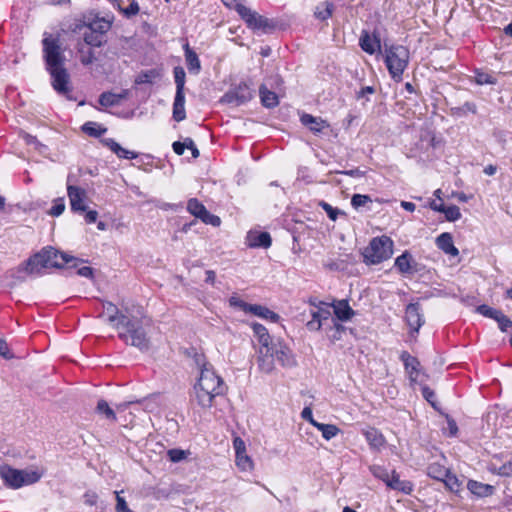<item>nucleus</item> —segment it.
<instances>
[{
	"label": "nucleus",
	"mask_w": 512,
	"mask_h": 512,
	"mask_svg": "<svg viewBox=\"0 0 512 512\" xmlns=\"http://www.w3.org/2000/svg\"><path fill=\"white\" fill-rule=\"evenodd\" d=\"M42 50L46 70L51 75L52 87L58 94L67 95L71 92V88L69 86V74L64 67L66 59L60 36L45 32L42 39Z\"/></svg>",
	"instance_id": "1"
},
{
	"label": "nucleus",
	"mask_w": 512,
	"mask_h": 512,
	"mask_svg": "<svg viewBox=\"0 0 512 512\" xmlns=\"http://www.w3.org/2000/svg\"><path fill=\"white\" fill-rule=\"evenodd\" d=\"M151 326V320L140 314L123 315L114 328L118 331V337L125 344L134 346L141 351H146L150 347L148 329Z\"/></svg>",
	"instance_id": "2"
},
{
	"label": "nucleus",
	"mask_w": 512,
	"mask_h": 512,
	"mask_svg": "<svg viewBox=\"0 0 512 512\" xmlns=\"http://www.w3.org/2000/svg\"><path fill=\"white\" fill-rule=\"evenodd\" d=\"M200 367V376L194 391L198 404L203 408H210L216 396L224 394L226 385L222 378L216 374L211 364L204 359L197 358Z\"/></svg>",
	"instance_id": "3"
},
{
	"label": "nucleus",
	"mask_w": 512,
	"mask_h": 512,
	"mask_svg": "<svg viewBox=\"0 0 512 512\" xmlns=\"http://www.w3.org/2000/svg\"><path fill=\"white\" fill-rule=\"evenodd\" d=\"M276 363L285 368H292L297 365L294 353L280 339H276L267 348L259 349L258 365L261 371L271 373L275 369Z\"/></svg>",
	"instance_id": "4"
},
{
	"label": "nucleus",
	"mask_w": 512,
	"mask_h": 512,
	"mask_svg": "<svg viewBox=\"0 0 512 512\" xmlns=\"http://www.w3.org/2000/svg\"><path fill=\"white\" fill-rule=\"evenodd\" d=\"M384 55L385 64L391 78L396 82H400L409 63V50L402 45H390L385 47Z\"/></svg>",
	"instance_id": "5"
},
{
	"label": "nucleus",
	"mask_w": 512,
	"mask_h": 512,
	"mask_svg": "<svg viewBox=\"0 0 512 512\" xmlns=\"http://www.w3.org/2000/svg\"><path fill=\"white\" fill-rule=\"evenodd\" d=\"M0 477L7 487L18 489L22 486L38 482L41 474L34 470H18L8 465H1Z\"/></svg>",
	"instance_id": "6"
},
{
	"label": "nucleus",
	"mask_w": 512,
	"mask_h": 512,
	"mask_svg": "<svg viewBox=\"0 0 512 512\" xmlns=\"http://www.w3.org/2000/svg\"><path fill=\"white\" fill-rule=\"evenodd\" d=\"M393 241L388 236L374 237L363 252L366 264H379L392 256Z\"/></svg>",
	"instance_id": "7"
},
{
	"label": "nucleus",
	"mask_w": 512,
	"mask_h": 512,
	"mask_svg": "<svg viewBox=\"0 0 512 512\" xmlns=\"http://www.w3.org/2000/svg\"><path fill=\"white\" fill-rule=\"evenodd\" d=\"M235 10L252 30H260L263 33H270L276 28V23L269 18H266L256 11L251 10L243 4H236Z\"/></svg>",
	"instance_id": "8"
},
{
	"label": "nucleus",
	"mask_w": 512,
	"mask_h": 512,
	"mask_svg": "<svg viewBox=\"0 0 512 512\" xmlns=\"http://www.w3.org/2000/svg\"><path fill=\"white\" fill-rule=\"evenodd\" d=\"M49 256H47L45 248L40 252L29 257L19 266V272H25L28 275H42L45 269L50 268Z\"/></svg>",
	"instance_id": "9"
},
{
	"label": "nucleus",
	"mask_w": 512,
	"mask_h": 512,
	"mask_svg": "<svg viewBox=\"0 0 512 512\" xmlns=\"http://www.w3.org/2000/svg\"><path fill=\"white\" fill-rule=\"evenodd\" d=\"M187 210L196 218L201 219L205 224H210L214 227H218L221 224L220 218L207 211L206 207L196 198L188 200Z\"/></svg>",
	"instance_id": "10"
},
{
	"label": "nucleus",
	"mask_w": 512,
	"mask_h": 512,
	"mask_svg": "<svg viewBox=\"0 0 512 512\" xmlns=\"http://www.w3.org/2000/svg\"><path fill=\"white\" fill-rule=\"evenodd\" d=\"M252 98V92L246 84H240L234 90L225 93L220 102L232 104L235 106L242 105Z\"/></svg>",
	"instance_id": "11"
},
{
	"label": "nucleus",
	"mask_w": 512,
	"mask_h": 512,
	"mask_svg": "<svg viewBox=\"0 0 512 512\" xmlns=\"http://www.w3.org/2000/svg\"><path fill=\"white\" fill-rule=\"evenodd\" d=\"M67 194L70 201L71 210L76 213H84L87 210L86 191L80 187L69 185Z\"/></svg>",
	"instance_id": "12"
},
{
	"label": "nucleus",
	"mask_w": 512,
	"mask_h": 512,
	"mask_svg": "<svg viewBox=\"0 0 512 512\" xmlns=\"http://www.w3.org/2000/svg\"><path fill=\"white\" fill-rule=\"evenodd\" d=\"M359 46L361 49L373 55L377 51H381V41L379 34L374 31L372 34L367 30H362L361 35L359 37Z\"/></svg>",
	"instance_id": "13"
},
{
	"label": "nucleus",
	"mask_w": 512,
	"mask_h": 512,
	"mask_svg": "<svg viewBox=\"0 0 512 512\" xmlns=\"http://www.w3.org/2000/svg\"><path fill=\"white\" fill-rule=\"evenodd\" d=\"M329 306L330 305L326 303V305L318 307L317 310L311 312L312 319L306 324L308 330L318 331L326 321L331 322L333 318L331 317Z\"/></svg>",
	"instance_id": "14"
},
{
	"label": "nucleus",
	"mask_w": 512,
	"mask_h": 512,
	"mask_svg": "<svg viewBox=\"0 0 512 512\" xmlns=\"http://www.w3.org/2000/svg\"><path fill=\"white\" fill-rule=\"evenodd\" d=\"M405 319L413 332H418L424 320L419 303H410L405 310Z\"/></svg>",
	"instance_id": "15"
},
{
	"label": "nucleus",
	"mask_w": 512,
	"mask_h": 512,
	"mask_svg": "<svg viewBox=\"0 0 512 512\" xmlns=\"http://www.w3.org/2000/svg\"><path fill=\"white\" fill-rule=\"evenodd\" d=\"M45 251L47 256H49V262L51 263L50 268H62L69 262H74L71 267H77V262H79L78 259L69 257L65 253H60L52 247H45Z\"/></svg>",
	"instance_id": "16"
},
{
	"label": "nucleus",
	"mask_w": 512,
	"mask_h": 512,
	"mask_svg": "<svg viewBox=\"0 0 512 512\" xmlns=\"http://www.w3.org/2000/svg\"><path fill=\"white\" fill-rule=\"evenodd\" d=\"M415 261L412 255L405 251L400 256L395 259L394 266L398 269V271L403 275H412L417 270L415 268Z\"/></svg>",
	"instance_id": "17"
},
{
	"label": "nucleus",
	"mask_w": 512,
	"mask_h": 512,
	"mask_svg": "<svg viewBox=\"0 0 512 512\" xmlns=\"http://www.w3.org/2000/svg\"><path fill=\"white\" fill-rule=\"evenodd\" d=\"M363 435L372 450L380 451L386 444L385 437L376 428L364 430Z\"/></svg>",
	"instance_id": "18"
},
{
	"label": "nucleus",
	"mask_w": 512,
	"mask_h": 512,
	"mask_svg": "<svg viewBox=\"0 0 512 512\" xmlns=\"http://www.w3.org/2000/svg\"><path fill=\"white\" fill-rule=\"evenodd\" d=\"M103 313L107 315V320L113 326L120 321L121 316L130 315L127 308L120 310L115 304L109 301L103 302Z\"/></svg>",
	"instance_id": "19"
},
{
	"label": "nucleus",
	"mask_w": 512,
	"mask_h": 512,
	"mask_svg": "<svg viewBox=\"0 0 512 512\" xmlns=\"http://www.w3.org/2000/svg\"><path fill=\"white\" fill-rule=\"evenodd\" d=\"M331 306L334 309V314L336 316L337 321H348L350 320L354 315V310L349 306V303L347 300H339L331 304Z\"/></svg>",
	"instance_id": "20"
},
{
	"label": "nucleus",
	"mask_w": 512,
	"mask_h": 512,
	"mask_svg": "<svg viewBox=\"0 0 512 512\" xmlns=\"http://www.w3.org/2000/svg\"><path fill=\"white\" fill-rule=\"evenodd\" d=\"M436 245L447 255L457 256L459 254L458 249L454 246L453 238L450 233L445 232L440 234L436 238Z\"/></svg>",
	"instance_id": "21"
},
{
	"label": "nucleus",
	"mask_w": 512,
	"mask_h": 512,
	"mask_svg": "<svg viewBox=\"0 0 512 512\" xmlns=\"http://www.w3.org/2000/svg\"><path fill=\"white\" fill-rule=\"evenodd\" d=\"M247 242L250 247L268 248L271 246V236L268 232H249Z\"/></svg>",
	"instance_id": "22"
},
{
	"label": "nucleus",
	"mask_w": 512,
	"mask_h": 512,
	"mask_svg": "<svg viewBox=\"0 0 512 512\" xmlns=\"http://www.w3.org/2000/svg\"><path fill=\"white\" fill-rule=\"evenodd\" d=\"M102 143L107 148H109L113 153H115L119 158L135 159L138 156L136 152L121 147V145L117 143L114 139L106 138L102 140Z\"/></svg>",
	"instance_id": "23"
},
{
	"label": "nucleus",
	"mask_w": 512,
	"mask_h": 512,
	"mask_svg": "<svg viewBox=\"0 0 512 512\" xmlns=\"http://www.w3.org/2000/svg\"><path fill=\"white\" fill-rule=\"evenodd\" d=\"M387 486L393 490L410 494L413 491V484L407 480H401L399 474L396 471H392Z\"/></svg>",
	"instance_id": "24"
},
{
	"label": "nucleus",
	"mask_w": 512,
	"mask_h": 512,
	"mask_svg": "<svg viewBox=\"0 0 512 512\" xmlns=\"http://www.w3.org/2000/svg\"><path fill=\"white\" fill-rule=\"evenodd\" d=\"M467 489L477 497H488L494 494L495 488L492 485L484 484L476 480H469Z\"/></svg>",
	"instance_id": "25"
},
{
	"label": "nucleus",
	"mask_w": 512,
	"mask_h": 512,
	"mask_svg": "<svg viewBox=\"0 0 512 512\" xmlns=\"http://www.w3.org/2000/svg\"><path fill=\"white\" fill-rule=\"evenodd\" d=\"M301 123L314 133H319L324 128L329 127V124L325 120L320 117H314L310 114H303L301 116Z\"/></svg>",
	"instance_id": "26"
},
{
	"label": "nucleus",
	"mask_w": 512,
	"mask_h": 512,
	"mask_svg": "<svg viewBox=\"0 0 512 512\" xmlns=\"http://www.w3.org/2000/svg\"><path fill=\"white\" fill-rule=\"evenodd\" d=\"M252 329H253L254 335L258 339L260 348H267L269 345L272 344V342L276 341V339H272V337L268 333V330L262 324L253 323Z\"/></svg>",
	"instance_id": "27"
},
{
	"label": "nucleus",
	"mask_w": 512,
	"mask_h": 512,
	"mask_svg": "<svg viewBox=\"0 0 512 512\" xmlns=\"http://www.w3.org/2000/svg\"><path fill=\"white\" fill-rule=\"evenodd\" d=\"M185 118V95L184 93H176L173 103V119L177 122H180Z\"/></svg>",
	"instance_id": "28"
},
{
	"label": "nucleus",
	"mask_w": 512,
	"mask_h": 512,
	"mask_svg": "<svg viewBox=\"0 0 512 512\" xmlns=\"http://www.w3.org/2000/svg\"><path fill=\"white\" fill-rule=\"evenodd\" d=\"M259 94L261 98V103L263 106L267 108L276 107L279 103L278 96L275 92L270 91L266 85L262 84L259 87Z\"/></svg>",
	"instance_id": "29"
},
{
	"label": "nucleus",
	"mask_w": 512,
	"mask_h": 512,
	"mask_svg": "<svg viewBox=\"0 0 512 512\" xmlns=\"http://www.w3.org/2000/svg\"><path fill=\"white\" fill-rule=\"evenodd\" d=\"M248 313H252L256 316H259L264 319H269L273 322H277L279 319V315L270 309H268L265 306L257 305V304H251Z\"/></svg>",
	"instance_id": "30"
},
{
	"label": "nucleus",
	"mask_w": 512,
	"mask_h": 512,
	"mask_svg": "<svg viewBox=\"0 0 512 512\" xmlns=\"http://www.w3.org/2000/svg\"><path fill=\"white\" fill-rule=\"evenodd\" d=\"M185 60L187 68L190 72L197 74L200 71V60L197 54L192 49H190L188 44L185 45Z\"/></svg>",
	"instance_id": "31"
},
{
	"label": "nucleus",
	"mask_w": 512,
	"mask_h": 512,
	"mask_svg": "<svg viewBox=\"0 0 512 512\" xmlns=\"http://www.w3.org/2000/svg\"><path fill=\"white\" fill-rule=\"evenodd\" d=\"M448 471V468L439 463H431L427 467V475L438 481H442L447 477Z\"/></svg>",
	"instance_id": "32"
},
{
	"label": "nucleus",
	"mask_w": 512,
	"mask_h": 512,
	"mask_svg": "<svg viewBox=\"0 0 512 512\" xmlns=\"http://www.w3.org/2000/svg\"><path fill=\"white\" fill-rule=\"evenodd\" d=\"M96 412L100 415L105 416L106 419L113 422L117 421L114 410L109 406L108 402L104 399H100L96 406Z\"/></svg>",
	"instance_id": "33"
},
{
	"label": "nucleus",
	"mask_w": 512,
	"mask_h": 512,
	"mask_svg": "<svg viewBox=\"0 0 512 512\" xmlns=\"http://www.w3.org/2000/svg\"><path fill=\"white\" fill-rule=\"evenodd\" d=\"M314 427L322 433V437L326 440L334 438L340 432V429L333 424L314 423Z\"/></svg>",
	"instance_id": "34"
},
{
	"label": "nucleus",
	"mask_w": 512,
	"mask_h": 512,
	"mask_svg": "<svg viewBox=\"0 0 512 512\" xmlns=\"http://www.w3.org/2000/svg\"><path fill=\"white\" fill-rule=\"evenodd\" d=\"M442 482L445 484V487L453 492V493H459L462 487V482L458 479V477L451 473V471H448L447 477H445Z\"/></svg>",
	"instance_id": "35"
},
{
	"label": "nucleus",
	"mask_w": 512,
	"mask_h": 512,
	"mask_svg": "<svg viewBox=\"0 0 512 512\" xmlns=\"http://www.w3.org/2000/svg\"><path fill=\"white\" fill-rule=\"evenodd\" d=\"M477 112V107L473 102H465L462 106L452 107L450 109V113L452 116L462 117L468 113L475 114Z\"/></svg>",
	"instance_id": "36"
},
{
	"label": "nucleus",
	"mask_w": 512,
	"mask_h": 512,
	"mask_svg": "<svg viewBox=\"0 0 512 512\" xmlns=\"http://www.w3.org/2000/svg\"><path fill=\"white\" fill-rule=\"evenodd\" d=\"M111 27V24L109 21H106L105 19H96L89 23L87 25V28L89 30H92L93 32L101 35L103 37V34H105Z\"/></svg>",
	"instance_id": "37"
},
{
	"label": "nucleus",
	"mask_w": 512,
	"mask_h": 512,
	"mask_svg": "<svg viewBox=\"0 0 512 512\" xmlns=\"http://www.w3.org/2000/svg\"><path fill=\"white\" fill-rule=\"evenodd\" d=\"M333 12V4L326 1L321 3V5L316 7L314 15L319 20H327L332 16Z\"/></svg>",
	"instance_id": "38"
},
{
	"label": "nucleus",
	"mask_w": 512,
	"mask_h": 512,
	"mask_svg": "<svg viewBox=\"0 0 512 512\" xmlns=\"http://www.w3.org/2000/svg\"><path fill=\"white\" fill-rule=\"evenodd\" d=\"M82 130L89 136L100 137L106 133L107 128L100 126L96 122L89 121L82 126Z\"/></svg>",
	"instance_id": "39"
},
{
	"label": "nucleus",
	"mask_w": 512,
	"mask_h": 512,
	"mask_svg": "<svg viewBox=\"0 0 512 512\" xmlns=\"http://www.w3.org/2000/svg\"><path fill=\"white\" fill-rule=\"evenodd\" d=\"M236 465L242 471H251L254 467L253 461L246 451L236 454Z\"/></svg>",
	"instance_id": "40"
},
{
	"label": "nucleus",
	"mask_w": 512,
	"mask_h": 512,
	"mask_svg": "<svg viewBox=\"0 0 512 512\" xmlns=\"http://www.w3.org/2000/svg\"><path fill=\"white\" fill-rule=\"evenodd\" d=\"M122 96L111 92H104L99 97V103L105 107H111L119 104Z\"/></svg>",
	"instance_id": "41"
},
{
	"label": "nucleus",
	"mask_w": 512,
	"mask_h": 512,
	"mask_svg": "<svg viewBox=\"0 0 512 512\" xmlns=\"http://www.w3.org/2000/svg\"><path fill=\"white\" fill-rule=\"evenodd\" d=\"M332 326L330 327V334H328L331 342H336L341 339L342 334L345 332L346 328L339 323L336 319H331Z\"/></svg>",
	"instance_id": "42"
},
{
	"label": "nucleus",
	"mask_w": 512,
	"mask_h": 512,
	"mask_svg": "<svg viewBox=\"0 0 512 512\" xmlns=\"http://www.w3.org/2000/svg\"><path fill=\"white\" fill-rule=\"evenodd\" d=\"M84 42L91 47H101L104 43L103 37L92 30L86 31L83 35Z\"/></svg>",
	"instance_id": "43"
},
{
	"label": "nucleus",
	"mask_w": 512,
	"mask_h": 512,
	"mask_svg": "<svg viewBox=\"0 0 512 512\" xmlns=\"http://www.w3.org/2000/svg\"><path fill=\"white\" fill-rule=\"evenodd\" d=\"M174 80L176 84V93H184V85H185V71L182 67L177 66L173 70Z\"/></svg>",
	"instance_id": "44"
},
{
	"label": "nucleus",
	"mask_w": 512,
	"mask_h": 512,
	"mask_svg": "<svg viewBox=\"0 0 512 512\" xmlns=\"http://www.w3.org/2000/svg\"><path fill=\"white\" fill-rule=\"evenodd\" d=\"M400 358L404 362L405 368L407 370L411 369L409 373L413 375V373L417 371V367L419 366L418 360L415 357H412L408 352H403Z\"/></svg>",
	"instance_id": "45"
},
{
	"label": "nucleus",
	"mask_w": 512,
	"mask_h": 512,
	"mask_svg": "<svg viewBox=\"0 0 512 512\" xmlns=\"http://www.w3.org/2000/svg\"><path fill=\"white\" fill-rule=\"evenodd\" d=\"M78 52L80 53V61L83 65L87 66L94 62L95 56L91 48L85 49L83 46L79 45Z\"/></svg>",
	"instance_id": "46"
},
{
	"label": "nucleus",
	"mask_w": 512,
	"mask_h": 512,
	"mask_svg": "<svg viewBox=\"0 0 512 512\" xmlns=\"http://www.w3.org/2000/svg\"><path fill=\"white\" fill-rule=\"evenodd\" d=\"M370 472L373 474V476L382 480L387 485L391 476L387 469L379 465H373L370 467Z\"/></svg>",
	"instance_id": "47"
},
{
	"label": "nucleus",
	"mask_w": 512,
	"mask_h": 512,
	"mask_svg": "<svg viewBox=\"0 0 512 512\" xmlns=\"http://www.w3.org/2000/svg\"><path fill=\"white\" fill-rule=\"evenodd\" d=\"M189 451L182 449H170L167 451V456L171 462L177 463L187 458Z\"/></svg>",
	"instance_id": "48"
},
{
	"label": "nucleus",
	"mask_w": 512,
	"mask_h": 512,
	"mask_svg": "<svg viewBox=\"0 0 512 512\" xmlns=\"http://www.w3.org/2000/svg\"><path fill=\"white\" fill-rule=\"evenodd\" d=\"M442 213H444L448 221H456L461 218L460 209L456 205L444 206V211H442Z\"/></svg>",
	"instance_id": "49"
},
{
	"label": "nucleus",
	"mask_w": 512,
	"mask_h": 512,
	"mask_svg": "<svg viewBox=\"0 0 512 512\" xmlns=\"http://www.w3.org/2000/svg\"><path fill=\"white\" fill-rule=\"evenodd\" d=\"M371 202L372 199L369 195L354 194L351 198V205L356 209L365 206L367 203Z\"/></svg>",
	"instance_id": "50"
},
{
	"label": "nucleus",
	"mask_w": 512,
	"mask_h": 512,
	"mask_svg": "<svg viewBox=\"0 0 512 512\" xmlns=\"http://www.w3.org/2000/svg\"><path fill=\"white\" fill-rule=\"evenodd\" d=\"M476 311L485 316V317H488V318H491V319H494L497 318V315L499 314V312L501 310H498V309H494L488 305H479L477 308H476Z\"/></svg>",
	"instance_id": "51"
},
{
	"label": "nucleus",
	"mask_w": 512,
	"mask_h": 512,
	"mask_svg": "<svg viewBox=\"0 0 512 512\" xmlns=\"http://www.w3.org/2000/svg\"><path fill=\"white\" fill-rule=\"evenodd\" d=\"M495 321L498 323V326L501 331L506 332L509 328L512 327V321L509 317L503 314L502 311L499 312Z\"/></svg>",
	"instance_id": "52"
},
{
	"label": "nucleus",
	"mask_w": 512,
	"mask_h": 512,
	"mask_svg": "<svg viewBox=\"0 0 512 512\" xmlns=\"http://www.w3.org/2000/svg\"><path fill=\"white\" fill-rule=\"evenodd\" d=\"M65 210V203L63 198L54 200L52 207L50 208L49 214L54 217L60 216Z\"/></svg>",
	"instance_id": "53"
},
{
	"label": "nucleus",
	"mask_w": 512,
	"mask_h": 512,
	"mask_svg": "<svg viewBox=\"0 0 512 512\" xmlns=\"http://www.w3.org/2000/svg\"><path fill=\"white\" fill-rule=\"evenodd\" d=\"M319 205L327 213L328 217L332 221H335L339 214H344V212L340 211L338 208H334L330 204H328L324 201H321Z\"/></svg>",
	"instance_id": "54"
},
{
	"label": "nucleus",
	"mask_w": 512,
	"mask_h": 512,
	"mask_svg": "<svg viewBox=\"0 0 512 512\" xmlns=\"http://www.w3.org/2000/svg\"><path fill=\"white\" fill-rule=\"evenodd\" d=\"M156 73L154 70L146 71L140 73L136 80V84H151L153 82V79L155 78Z\"/></svg>",
	"instance_id": "55"
},
{
	"label": "nucleus",
	"mask_w": 512,
	"mask_h": 512,
	"mask_svg": "<svg viewBox=\"0 0 512 512\" xmlns=\"http://www.w3.org/2000/svg\"><path fill=\"white\" fill-rule=\"evenodd\" d=\"M229 304H230V306L238 308L246 313H248V310L251 306V304L246 303L245 301H243L242 299H240L237 296H231L229 298Z\"/></svg>",
	"instance_id": "56"
},
{
	"label": "nucleus",
	"mask_w": 512,
	"mask_h": 512,
	"mask_svg": "<svg viewBox=\"0 0 512 512\" xmlns=\"http://www.w3.org/2000/svg\"><path fill=\"white\" fill-rule=\"evenodd\" d=\"M422 396L431 404L434 409H438L436 405V394L428 386H423L421 389Z\"/></svg>",
	"instance_id": "57"
},
{
	"label": "nucleus",
	"mask_w": 512,
	"mask_h": 512,
	"mask_svg": "<svg viewBox=\"0 0 512 512\" xmlns=\"http://www.w3.org/2000/svg\"><path fill=\"white\" fill-rule=\"evenodd\" d=\"M139 5L136 0H131L127 8L121 10L126 17H132L139 13Z\"/></svg>",
	"instance_id": "58"
},
{
	"label": "nucleus",
	"mask_w": 512,
	"mask_h": 512,
	"mask_svg": "<svg viewBox=\"0 0 512 512\" xmlns=\"http://www.w3.org/2000/svg\"><path fill=\"white\" fill-rule=\"evenodd\" d=\"M116 493V511L117 512H132V510L129 509L125 499L121 497L117 492Z\"/></svg>",
	"instance_id": "59"
},
{
	"label": "nucleus",
	"mask_w": 512,
	"mask_h": 512,
	"mask_svg": "<svg viewBox=\"0 0 512 512\" xmlns=\"http://www.w3.org/2000/svg\"><path fill=\"white\" fill-rule=\"evenodd\" d=\"M233 447L235 450V454L243 453L246 451V445L243 439L240 437H235L233 440Z\"/></svg>",
	"instance_id": "60"
},
{
	"label": "nucleus",
	"mask_w": 512,
	"mask_h": 512,
	"mask_svg": "<svg viewBox=\"0 0 512 512\" xmlns=\"http://www.w3.org/2000/svg\"><path fill=\"white\" fill-rule=\"evenodd\" d=\"M0 355L3 356L6 359H10L13 357V354L11 353L8 344L5 340L0 338Z\"/></svg>",
	"instance_id": "61"
},
{
	"label": "nucleus",
	"mask_w": 512,
	"mask_h": 512,
	"mask_svg": "<svg viewBox=\"0 0 512 512\" xmlns=\"http://www.w3.org/2000/svg\"><path fill=\"white\" fill-rule=\"evenodd\" d=\"M497 473L501 476H512V462L504 463L498 468Z\"/></svg>",
	"instance_id": "62"
},
{
	"label": "nucleus",
	"mask_w": 512,
	"mask_h": 512,
	"mask_svg": "<svg viewBox=\"0 0 512 512\" xmlns=\"http://www.w3.org/2000/svg\"><path fill=\"white\" fill-rule=\"evenodd\" d=\"M185 147L191 150L193 158L199 157V150L197 149L194 141L191 138L185 139Z\"/></svg>",
	"instance_id": "63"
},
{
	"label": "nucleus",
	"mask_w": 512,
	"mask_h": 512,
	"mask_svg": "<svg viewBox=\"0 0 512 512\" xmlns=\"http://www.w3.org/2000/svg\"><path fill=\"white\" fill-rule=\"evenodd\" d=\"M84 218H85L86 223H88V224L95 223L98 218V212L96 210H88L87 209L85 211Z\"/></svg>",
	"instance_id": "64"
}]
</instances>
